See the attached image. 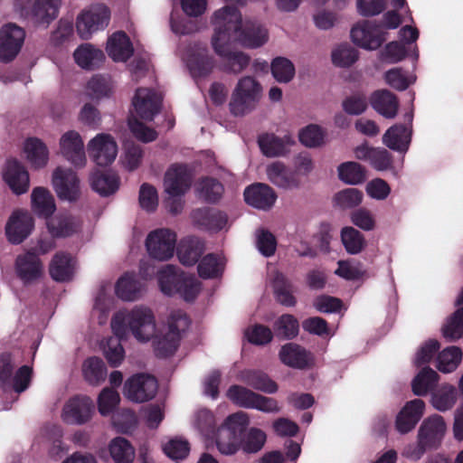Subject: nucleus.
I'll return each instance as SVG.
<instances>
[{
    "instance_id": "nucleus-1",
    "label": "nucleus",
    "mask_w": 463,
    "mask_h": 463,
    "mask_svg": "<svg viewBox=\"0 0 463 463\" xmlns=\"http://www.w3.org/2000/svg\"><path fill=\"white\" fill-rule=\"evenodd\" d=\"M213 24L215 29L227 33V36L245 47L258 48L268 41V33L255 21L242 22L241 14L236 6L226 5L214 12Z\"/></svg>"
},
{
    "instance_id": "nucleus-2",
    "label": "nucleus",
    "mask_w": 463,
    "mask_h": 463,
    "mask_svg": "<svg viewBox=\"0 0 463 463\" xmlns=\"http://www.w3.org/2000/svg\"><path fill=\"white\" fill-rule=\"evenodd\" d=\"M111 329L119 339H126L130 331L138 341L146 342L156 333L155 316L150 308L143 306L118 311L111 319Z\"/></svg>"
},
{
    "instance_id": "nucleus-3",
    "label": "nucleus",
    "mask_w": 463,
    "mask_h": 463,
    "mask_svg": "<svg viewBox=\"0 0 463 463\" xmlns=\"http://www.w3.org/2000/svg\"><path fill=\"white\" fill-rule=\"evenodd\" d=\"M158 284L161 291L169 297L179 295L187 302L194 301L200 292V282L180 269L167 265L158 275Z\"/></svg>"
},
{
    "instance_id": "nucleus-4",
    "label": "nucleus",
    "mask_w": 463,
    "mask_h": 463,
    "mask_svg": "<svg viewBox=\"0 0 463 463\" xmlns=\"http://www.w3.org/2000/svg\"><path fill=\"white\" fill-rule=\"evenodd\" d=\"M250 419L246 412L238 411L229 415L216 432V446L223 455H234L241 445Z\"/></svg>"
},
{
    "instance_id": "nucleus-5",
    "label": "nucleus",
    "mask_w": 463,
    "mask_h": 463,
    "mask_svg": "<svg viewBox=\"0 0 463 463\" xmlns=\"http://www.w3.org/2000/svg\"><path fill=\"white\" fill-rule=\"evenodd\" d=\"M262 96V87L253 77L245 76L239 80L229 102V109L234 117H242L256 109Z\"/></svg>"
},
{
    "instance_id": "nucleus-6",
    "label": "nucleus",
    "mask_w": 463,
    "mask_h": 463,
    "mask_svg": "<svg viewBox=\"0 0 463 463\" xmlns=\"http://www.w3.org/2000/svg\"><path fill=\"white\" fill-rule=\"evenodd\" d=\"M191 320L183 310H174L168 318V331L155 341V353L157 357L173 355L180 345L182 334L190 326Z\"/></svg>"
},
{
    "instance_id": "nucleus-7",
    "label": "nucleus",
    "mask_w": 463,
    "mask_h": 463,
    "mask_svg": "<svg viewBox=\"0 0 463 463\" xmlns=\"http://www.w3.org/2000/svg\"><path fill=\"white\" fill-rule=\"evenodd\" d=\"M227 35V33L221 31V28H214L212 39L213 47L215 52L222 58V70L228 73L237 74L248 67L250 58L242 52H232L230 45L234 41Z\"/></svg>"
},
{
    "instance_id": "nucleus-8",
    "label": "nucleus",
    "mask_w": 463,
    "mask_h": 463,
    "mask_svg": "<svg viewBox=\"0 0 463 463\" xmlns=\"http://www.w3.org/2000/svg\"><path fill=\"white\" fill-rule=\"evenodd\" d=\"M226 396L232 403L241 408L255 409L266 413L279 411L276 399L263 396L241 385H231Z\"/></svg>"
},
{
    "instance_id": "nucleus-9",
    "label": "nucleus",
    "mask_w": 463,
    "mask_h": 463,
    "mask_svg": "<svg viewBox=\"0 0 463 463\" xmlns=\"http://www.w3.org/2000/svg\"><path fill=\"white\" fill-rule=\"evenodd\" d=\"M446 431V424L440 415H432L423 420L418 433V445L414 458H420L427 449L439 446Z\"/></svg>"
},
{
    "instance_id": "nucleus-10",
    "label": "nucleus",
    "mask_w": 463,
    "mask_h": 463,
    "mask_svg": "<svg viewBox=\"0 0 463 463\" xmlns=\"http://www.w3.org/2000/svg\"><path fill=\"white\" fill-rule=\"evenodd\" d=\"M110 19V11L103 4L91 5L90 9L82 11L77 17L76 29L83 40L90 38L93 33L103 30L108 26Z\"/></svg>"
},
{
    "instance_id": "nucleus-11",
    "label": "nucleus",
    "mask_w": 463,
    "mask_h": 463,
    "mask_svg": "<svg viewBox=\"0 0 463 463\" xmlns=\"http://www.w3.org/2000/svg\"><path fill=\"white\" fill-rule=\"evenodd\" d=\"M158 389L156 377L146 373H137L128 379L124 384L123 393L134 402H145L152 400Z\"/></svg>"
},
{
    "instance_id": "nucleus-12",
    "label": "nucleus",
    "mask_w": 463,
    "mask_h": 463,
    "mask_svg": "<svg viewBox=\"0 0 463 463\" xmlns=\"http://www.w3.org/2000/svg\"><path fill=\"white\" fill-rule=\"evenodd\" d=\"M175 244L176 234L169 229L153 231L146 240V247L149 256L158 260L171 259L175 253Z\"/></svg>"
},
{
    "instance_id": "nucleus-13",
    "label": "nucleus",
    "mask_w": 463,
    "mask_h": 463,
    "mask_svg": "<svg viewBox=\"0 0 463 463\" xmlns=\"http://www.w3.org/2000/svg\"><path fill=\"white\" fill-rule=\"evenodd\" d=\"M382 24L375 21L364 20L356 24L350 32L351 39L357 46L366 50H376L385 41Z\"/></svg>"
},
{
    "instance_id": "nucleus-14",
    "label": "nucleus",
    "mask_w": 463,
    "mask_h": 463,
    "mask_svg": "<svg viewBox=\"0 0 463 463\" xmlns=\"http://www.w3.org/2000/svg\"><path fill=\"white\" fill-rule=\"evenodd\" d=\"M184 60L194 79L207 77L215 65L213 57L209 54L207 45L202 43L191 44L186 50Z\"/></svg>"
},
{
    "instance_id": "nucleus-15",
    "label": "nucleus",
    "mask_w": 463,
    "mask_h": 463,
    "mask_svg": "<svg viewBox=\"0 0 463 463\" xmlns=\"http://www.w3.org/2000/svg\"><path fill=\"white\" fill-rule=\"evenodd\" d=\"M90 158L99 166H107L114 162L118 154V146L109 134H99L88 144Z\"/></svg>"
},
{
    "instance_id": "nucleus-16",
    "label": "nucleus",
    "mask_w": 463,
    "mask_h": 463,
    "mask_svg": "<svg viewBox=\"0 0 463 463\" xmlns=\"http://www.w3.org/2000/svg\"><path fill=\"white\" fill-rule=\"evenodd\" d=\"M17 278L29 285L38 280L43 274V265L37 253L30 250L24 254L18 255L14 264Z\"/></svg>"
},
{
    "instance_id": "nucleus-17",
    "label": "nucleus",
    "mask_w": 463,
    "mask_h": 463,
    "mask_svg": "<svg viewBox=\"0 0 463 463\" xmlns=\"http://www.w3.org/2000/svg\"><path fill=\"white\" fill-rule=\"evenodd\" d=\"M52 184L58 197L70 202L80 196V180L72 169L58 167L52 175Z\"/></svg>"
},
{
    "instance_id": "nucleus-18",
    "label": "nucleus",
    "mask_w": 463,
    "mask_h": 463,
    "mask_svg": "<svg viewBox=\"0 0 463 463\" xmlns=\"http://www.w3.org/2000/svg\"><path fill=\"white\" fill-rule=\"evenodd\" d=\"M280 362L294 369L305 370L315 364L314 354L302 345L297 343H287L283 345L279 352Z\"/></svg>"
},
{
    "instance_id": "nucleus-19",
    "label": "nucleus",
    "mask_w": 463,
    "mask_h": 463,
    "mask_svg": "<svg viewBox=\"0 0 463 463\" xmlns=\"http://www.w3.org/2000/svg\"><path fill=\"white\" fill-rule=\"evenodd\" d=\"M162 98L155 90L138 88L133 99L137 114L144 120L152 121L160 112Z\"/></svg>"
},
{
    "instance_id": "nucleus-20",
    "label": "nucleus",
    "mask_w": 463,
    "mask_h": 463,
    "mask_svg": "<svg viewBox=\"0 0 463 463\" xmlns=\"http://www.w3.org/2000/svg\"><path fill=\"white\" fill-rule=\"evenodd\" d=\"M34 221L30 213L15 211L5 225V234L12 244L22 243L32 232Z\"/></svg>"
},
{
    "instance_id": "nucleus-21",
    "label": "nucleus",
    "mask_w": 463,
    "mask_h": 463,
    "mask_svg": "<svg viewBox=\"0 0 463 463\" xmlns=\"http://www.w3.org/2000/svg\"><path fill=\"white\" fill-rule=\"evenodd\" d=\"M94 411V404L87 396L71 398L63 408L64 421L71 424H83L90 420Z\"/></svg>"
},
{
    "instance_id": "nucleus-22",
    "label": "nucleus",
    "mask_w": 463,
    "mask_h": 463,
    "mask_svg": "<svg viewBox=\"0 0 463 463\" xmlns=\"http://www.w3.org/2000/svg\"><path fill=\"white\" fill-rule=\"evenodd\" d=\"M61 153L64 158L76 167L86 164L84 144L80 135L74 130L64 133L60 139Z\"/></svg>"
},
{
    "instance_id": "nucleus-23",
    "label": "nucleus",
    "mask_w": 463,
    "mask_h": 463,
    "mask_svg": "<svg viewBox=\"0 0 463 463\" xmlns=\"http://www.w3.org/2000/svg\"><path fill=\"white\" fill-rule=\"evenodd\" d=\"M191 183L192 176L185 165H172L165 175V191L168 195H184Z\"/></svg>"
},
{
    "instance_id": "nucleus-24",
    "label": "nucleus",
    "mask_w": 463,
    "mask_h": 463,
    "mask_svg": "<svg viewBox=\"0 0 463 463\" xmlns=\"http://www.w3.org/2000/svg\"><path fill=\"white\" fill-rule=\"evenodd\" d=\"M191 217L198 228L214 232L222 230L228 222V215L224 212L211 207L197 208L192 212Z\"/></svg>"
},
{
    "instance_id": "nucleus-25",
    "label": "nucleus",
    "mask_w": 463,
    "mask_h": 463,
    "mask_svg": "<svg viewBox=\"0 0 463 463\" xmlns=\"http://www.w3.org/2000/svg\"><path fill=\"white\" fill-rule=\"evenodd\" d=\"M3 177L12 192L17 195L25 194L29 189V174L25 167L15 158L6 161Z\"/></svg>"
},
{
    "instance_id": "nucleus-26",
    "label": "nucleus",
    "mask_w": 463,
    "mask_h": 463,
    "mask_svg": "<svg viewBox=\"0 0 463 463\" xmlns=\"http://www.w3.org/2000/svg\"><path fill=\"white\" fill-rule=\"evenodd\" d=\"M244 200L247 204L260 210H269L277 200V194L269 185L255 183L245 188Z\"/></svg>"
},
{
    "instance_id": "nucleus-27",
    "label": "nucleus",
    "mask_w": 463,
    "mask_h": 463,
    "mask_svg": "<svg viewBox=\"0 0 463 463\" xmlns=\"http://www.w3.org/2000/svg\"><path fill=\"white\" fill-rule=\"evenodd\" d=\"M424 409L425 403L420 399H414L406 402L396 417L397 430L405 434L413 430L421 419Z\"/></svg>"
},
{
    "instance_id": "nucleus-28",
    "label": "nucleus",
    "mask_w": 463,
    "mask_h": 463,
    "mask_svg": "<svg viewBox=\"0 0 463 463\" xmlns=\"http://www.w3.org/2000/svg\"><path fill=\"white\" fill-rule=\"evenodd\" d=\"M75 265L76 260L70 253L58 251L50 262V276L57 282L71 281L74 276Z\"/></svg>"
},
{
    "instance_id": "nucleus-29",
    "label": "nucleus",
    "mask_w": 463,
    "mask_h": 463,
    "mask_svg": "<svg viewBox=\"0 0 463 463\" xmlns=\"http://www.w3.org/2000/svg\"><path fill=\"white\" fill-rule=\"evenodd\" d=\"M106 51L114 61H127L134 52L132 43L123 31L114 33L109 38Z\"/></svg>"
},
{
    "instance_id": "nucleus-30",
    "label": "nucleus",
    "mask_w": 463,
    "mask_h": 463,
    "mask_svg": "<svg viewBox=\"0 0 463 463\" xmlns=\"http://www.w3.org/2000/svg\"><path fill=\"white\" fill-rule=\"evenodd\" d=\"M47 228L54 239L68 238L81 230V222L71 215H59L47 222Z\"/></svg>"
},
{
    "instance_id": "nucleus-31",
    "label": "nucleus",
    "mask_w": 463,
    "mask_h": 463,
    "mask_svg": "<svg viewBox=\"0 0 463 463\" xmlns=\"http://www.w3.org/2000/svg\"><path fill=\"white\" fill-rule=\"evenodd\" d=\"M204 251V243L196 237H187L179 242L176 253L180 262L184 266H194Z\"/></svg>"
},
{
    "instance_id": "nucleus-32",
    "label": "nucleus",
    "mask_w": 463,
    "mask_h": 463,
    "mask_svg": "<svg viewBox=\"0 0 463 463\" xmlns=\"http://www.w3.org/2000/svg\"><path fill=\"white\" fill-rule=\"evenodd\" d=\"M370 103L373 109L386 118H393L397 115L398 99L388 90L374 91L370 98Z\"/></svg>"
},
{
    "instance_id": "nucleus-33",
    "label": "nucleus",
    "mask_w": 463,
    "mask_h": 463,
    "mask_svg": "<svg viewBox=\"0 0 463 463\" xmlns=\"http://www.w3.org/2000/svg\"><path fill=\"white\" fill-rule=\"evenodd\" d=\"M61 0H35L31 10L30 18L36 24L48 25L59 13Z\"/></svg>"
},
{
    "instance_id": "nucleus-34",
    "label": "nucleus",
    "mask_w": 463,
    "mask_h": 463,
    "mask_svg": "<svg viewBox=\"0 0 463 463\" xmlns=\"http://www.w3.org/2000/svg\"><path fill=\"white\" fill-rule=\"evenodd\" d=\"M268 179L279 188H292L298 184L296 175L284 163L276 161L267 166Z\"/></svg>"
},
{
    "instance_id": "nucleus-35",
    "label": "nucleus",
    "mask_w": 463,
    "mask_h": 463,
    "mask_svg": "<svg viewBox=\"0 0 463 463\" xmlns=\"http://www.w3.org/2000/svg\"><path fill=\"white\" fill-rule=\"evenodd\" d=\"M411 131L407 126L396 124L385 132L383 142L392 150L405 152L411 142Z\"/></svg>"
},
{
    "instance_id": "nucleus-36",
    "label": "nucleus",
    "mask_w": 463,
    "mask_h": 463,
    "mask_svg": "<svg viewBox=\"0 0 463 463\" xmlns=\"http://www.w3.org/2000/svg\"><path fill=\"white\" fill-rule=\"evenodd\" d=\"M275 299L284 307H291L297 304L292 282L281 272L277 271L272 279Z\"/></svg>"
},
{
    "instance_id": "nucleus-37",
    "label": "nucleus",
    "mask_w": 463,
    "mask_h": 463,
    "mask_svg": "<svg viewBox=\"0 0 463 463\" xmlns=\"http://www.w3.org/2000/svg\"><path fill=\"white\" fill-rule=\"evenodd\" d=\"M73 57L80 67L87 70L99 68L105 59L103 52L90 44H81L75 50Z\"/></svg>"
},
{
    "instance_id": "nucleus-38",
    "label": "nucleus",
    "mask_w": 463,
    "mask_h": 463,
    "mask_svg": "<svg viewBox=\"0 0 463 463\" xmlns=\"http://www.w3.org/2000/svg\"><path fill=\"white\" fill-rule=\"evenodd\" d=\"M242 380L248 386L265 393L272 394L279 389L277 383L260 370L244 371Z\"/></svg>"
},
{
    "instance_id": "nucleus-39",
    "label": "nucleus",
    "mask_w": 463,
    "mask_h": 463,
    "mask_svg": "<svg viewBox=\"0 0 463 463\" xmlns=\"http://www.w3.org/2000/svg\"><path fill=\"white\" fill-rule=\"evenodd\" d=\"M223 191L222 184L216 178L209 176L201 178L195 186L197 197L209 203H217L221 199Z\"/></svg>"
},
{
    "instance_id": "nucleus-40",
    "label": "nucleus",
    "mask_w": 463,
    "mask_h": 463,
    "mask_svg": "<svg viewBox=\"0 0 463 463\" xmlns=\"http://www.w3.org/2000/svg\"><path fill=\"white\" fill-rule=\"evenodd\" d=\"M91 188L101 196L110 195L118 189L119 178L116 174L94 171L90 177Z\"/></svg>"
},
{
    "instance_id": "nucleus-41",
    "label": "nucleus",
    "mask_w": 463,
    "mask_h": 463,
    "mask_svg": "<svg viewBox=\"0 0 463 463\" xmlns=\"http://www.w3.org/2000/svg\"><path fill=\"white\" fill-rule=\"evenodd\" d=\"M32 207L34 213L48 218L54 213L56 206L52 194L43 187H35L32 192Z\"/></svg>"
},
{
    "instance_id": "nucleus-42",
    "label": "nucleus",
    "mask_w": 463,
    "mask_h": 463,
    "mask_svg": "<svg viewBox=\"0 0 463 463\" xmlns=\"http://www.w3.org/2000/svg\"><path fill=\"white\" fill-rule=\"evenodd\" d=\"M142 289L141 282L134 274L126 273L116 284V294L122 300L134 301L140 296Z\"/></svg>"
},
{
    "instance_id": "nucleus-43",
    "label": "nucleus",
    "mask_w": 463,
    "mask_h": 463,
    "mask_svg": "<svg viewBox=\"0 0 463 463\" xmlns=\"http://www.w3.org/2000/svg\"><path fill=\"white\" fill-rule=\"evenodd\" d=\"M439 374L429 366L423 367L414 377L411 383V389L415 395L424 396L432 391L439 381Z\"/></svg>"
},
{
    "instance_id": "nucleus-44",
    "label": "nucleus",
    "mask_w": 463,
    "mask_h": 463,
    "mask_svg": "<svg viewBox=\"0 0 463 463\" xmlns=\"http://www.w3.org/2000/svg\"><path fill=\"white\" fill-rule=\"evenodd\" d=\"M28 160L36 168L43 167L48 162L49 152L45 144L37 137H29L24 143Z\"/></svg>"
},
{
    "instance_id": "nucleus-45",
    "label": "nucleus",
    "mask_w": 463,
    "mask_h": 463,
    "mask_svg": "<svg viewBox=\"0 0 463 463\" xmlns=\"http://www.w3.org/2000/svg\"><path fill=\"white\" fill-rule=\"evenodd\" d=\"M109 454L115 463H132L135 458V449L125 438L113 439L109 446Z\"/></svg>"
},
{
    "instance_id": "nucleus-46",
    "label": "nucleus",
    "mask_w": 463,
    "mask_h": 463,
    "mask_svg": "<svg viewBox=\"0 0 463 463\" xmlns=\"http://www.w3.org/2000/svg\"><path fill=\"white\" fill-rule=\"evenodd\" d=\"M276 335L279 339L292 340L299 333L298 320L290 314L281 315L273 325Z\"/></svg>"
},
{
    "instance_id": "nucleus-47",
    "label": "nucleus",
    "mask_w": 463,
    "mask_h": 463,
    "mask_svg": "<svg viewBox=\"0 0 463 463\" xmlns=\"http://www.w3.org/2000/svg\"><path fill=\"white\" fill-rule=\"evenodd\" d=\"M341 241L345 250L352 255L362 252L366 246L364 234L351 226L344 227L341 230Z\"/></svg>"
},
{
    "instance_id": "nucleus-48",
    "label": "nucleus",
    "mask_w": 463,
    "mask_h": 463,
    "mask_svg": "<svg viewBox=\"0 0 463 463\" xmlns=\"http://www.w3.org/2000/svg\"><path fill=\"white\" fill-rule=\"evenodd\" d=\"M83 375L90 384H99L107 376V368L103 360L97 356L89 357L83 364Z\"/></svg>"
},
{
    "instance_id": "nucleus-49",
    "label": "nucleus",
    "mask_w": 463,
    "mask_h": 463,
    "mask_svg": "<svg viewBox=\"0 0 463 463\" xmlns=\"http://www.w3.org/2000/svg\"><path fill=\"white\" fill-rule=\"evenodd\" d=\"M258 143L263 155L276 157L286 155L287 147L284 138L275 134H263L259 137Z\"/></svg>"
},
{
    "instance_id": "nucleus-50",
    "label": "nucleus",
    "mask_w": 463,
    "mask_h": 463,
    "mask_svg": "<svg viewBox=\"0 0 463 463\" xmlns=\"http://www.w3.org/2000/svg\"><path fill=\"white\" fill-rule=\"evenodd\" d=\"M337 170L339 178L346 184H359L366 180V170L357 162L342 163Z\"/></svg>"
},
{
    "instance_id": "nucleus-51",
    "label": "nucleus",
    "mask_w": 463,
    "mask_h": 463,
    "mask_svg": "<svg viewBox=\"0 0 463 463\" xmlns=\"http://www.w3.org/2000/svg\"><path fill=\"white\" fill-rule=\"evenodd\" d=\"M86 91L91 99H101L110 97L112 84L109 77L96 74L87 83Z\"/></svg>"
},
{
    "instance_id": "nucleus-52",
    "label": "nucleus",
    "mask_w": 463,
    "mask_h": 463,
    "mask_svg": "<svg viewBox=\"0 0 463 463\" xmlns=\"http://www.w3.org/2000/svg\"><path fill=\"white\" fill-rule=\"evenodd\" d=\"M456 401L457 390L453 385H443L431 394V404L435 409L440 411L451 409Z\"/></svg>"
},
{
    "instance_id": "nucleus-53",
    "label": "nucleus",
    "mask_w": 463,
    "mask_h": 463,
    "mask_svg": "<svg viewBox=\"0 0 463 463\" xmlns=\"http://www.w3.org/2000/svg\"><path fill=\"white\" fill-rule=\"evenodd\" d=\"M441 332L448 342H454L463 337V307L458 308L448 318Z\"/></svg>"
},
{
    "instance_id": "nucleus-54",
    "label": "nucleus",
    "mask_w": 463,
    "mask_h": 463,
    "mask_svg": "<svg viewBox=\"0 0 463 463\" xmlns=\"http://www.w3.org/2000/svg\"><path fill=\"white\" fill-rule=\"evenodd\" d=\"M197 270L199 276L203 279H215L222 276L223 264L216 254L209 253L201 260Z\"/></svg>"
},
{
    "instance_id": "nucleus-55",
    "label": "nucleus",
    "mask_w": 463,
    "mask_h": 463,
    "mask_svg": "<svg viewBox=\"0 0 463 463\" xmlns=\"http://www.w3.org/2000/svg\"><path fill=\"white\" fill-rule=\"evenodd\" d=\"M461 359V349L454 345L449 346L439 354L437 368L442 373H450L457 368Z\"/></svg>"
},
{
    "instance_id": "nucleus-56",
    "label": "nucleus",
    "mask_w": 463,
    "mask_h": 463,
    "mask_svg": "<svg viewBox=\"0 0 463 463\" xmlns=\"http://www.w3.org/2000/svg\"><path fill=\"white\" fill-rule=\"evenodd\" d=\"M270 70L275 80L280 83L289 82L295 75L294 64L285 57H276L273 59Z\"/></svg>"
},
{
    "instance_id": "nucleus-57",
    "label": "nucleus",
    "mask_w": 463,
    "mask_h": 463,
    "mask_svg": "<svg viewBox=\"0 0 463 463\" xmlns=\"http://www.w3.org/2000/svg\"><path fill=\"white\" fill-rule=\"evenodd\" d=\"M266 439V433L262 430L250 428L244 437H241V449L246 453H256L263 448Z\"/></svg>"
},
{
    "instance_id": "nucleus-58",
    "label": "nucleus",
    "mask_w": 463,
    "mask_h": 463,
    "mask_svg": "<svg viewBox=\"0 0 463 463\" xmlns=\"http://www.w3.org/2000/svg\"><path fill=\"white\" fill-rule=\"evenodd\" d=\"M357 50L348 43L340 44L332 52V61L337 67H350L357 61Z\"/></svg>"
},
{
    "instance_id": "nucleus-59",
    "label": "nucleus",
    "mask_w": 463,
    "mask_h": 463,
    "mask_svg": "<svg viewBox=\"0 0 463 463\" xmlns=\"http://www.w3.org/2000/svg\"><path fill=\"white\" fill-rule=\"evenodd\" d=\"M164 453L176 462L184 459L190 452V444L182 439H172L163 446Z\"/></svg>"
},
{
    "instance_id": "nucleus-60",
    "label": "nucleus",
    "mask_w": 463,
    "mask_h": 463,
    "mask_svg": "<svg viewBox=\"0 0 463 463\" xmlns=\"http://www.w3.org/2000/svg\"><path fill=\"white\" fill-rule=\"evenodd\" d=\"M299 141L307 147H317L324 142L325 132L318 125L310 124L298 134Z\"/></svg>"
},
{
    "instance_id": "nucleus-61",
    "label": "nucleus",
    "mask_w": 463,
    "mask_h": 463,
    "mask_svg": "<svg viewBox=\"0 0 463 463\" xmlns=\"http://www.w3.org/2000/svg\"><path fill=\"white\" fill-rule=\"evenodd\" d=\"M120 397L117 391L112 388H104L98 398V409L101 415L107 416L111 413L119 403Z\"/></svg>"
},
{
    "instance_id": "nucleus-62",
    "label": "nucleus",
    "mask_w": 463,
    "mask_h": 463,
    "mask_svg": "<svg viewBox=\"0 0 463 463\" xmlns=\"http://www.w3.org/2000/svg\"><path fill=\"white\" fill-rule=\"evenodd\" d=\"M245 335L248 341L255 345H265L273 339V333L270 328L261 324H256L249 327Z\"/></svg>"
},
{
    "instance_id": "nucleus-63",
    "label": "nucleus",
    "mask_w": 463,
    "mask_h": 463,
    "mask_svg": "<svg viewBox=\"0 0 463 463\" xmlns=\"http://www.w3.org/2000/svg\"><path fill=\"white\" fill-rule=\"evenodd\" d=\"M363 193L357 188H347L337 193L335 196L336 203L345 209L359 205L363 200Z\"/></svg>"
},
{
    "instance_id": "nucleus-64",
    "label": "nucleus",
    "mask_w": 463,
    "mask_h": 463,
    "mask_svg": "<svg viewBox=\"0 0 463 463\" xmlns=\"http://www.w3.org/2000/svg\"><path fill=\"white\" fill-rule=\"evenodd\" d=\"M128 127L133 136L144 143L152 142L157 137V133L155 129L146 127L136 118L128 119Z\"/></svg>"
}]
</instances>
